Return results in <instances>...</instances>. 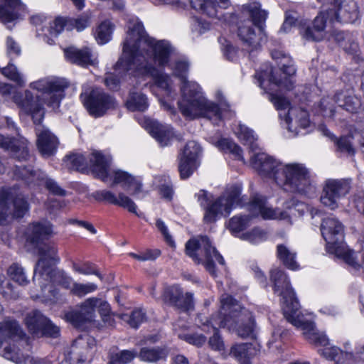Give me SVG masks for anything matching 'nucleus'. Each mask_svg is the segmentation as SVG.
I'll return each instance as SVG.
<instances>
[{
  "label": "nucleus",
  "mask_w": 364,
  "mask_h": 364,
  "mask_svg": "<svg viewBox=\"0 0 364 364\" xmlns=\"http://www.w3.org/2000/svg\"><path fill=\"white\" fill-rule=\"evenodd\" d=\"M159 45L144 31L141 23L129 21L127 37L123 44V56L115 65V70H136L152 77L155 86L159 83Z\"/></svg>",
  "instance_id": "f257e3e1"
},
{
  "label": "nucleus",
  "mask_w": 364,
  "mask_h": 364,
  "mask_svg": "<svg viewBox=\"0 0 364 364\" xmlns=\"http://www.w3.org/2000/svg\"><path fill=\"white\" fill-rule=\"evenodd\" d=\"M189 65L187 59L180 55L167 65L181 81V99L178 102L180 112L187 119L204 117L218 124L222 118L220 108L203 95L196 82L187 80Z\"/></svg>",
  "instance_id": "f03ea898"
},
{
  "label": "nucleus",
  "mask_w": 364,
  "mask_h": 364,
  "mask_svg": "<svg viewBox=\"0 0 364 364\" xmlns=\"http://www.w3.org/2000/svg\"><path fill=\"white\" fill-rule=\"evenodd\" d=\"M30 87L40 92L41 95L34 97L29 90H26L24 97L20 93H16L12 99L21 112L31 115L34 123L40 124L45 114L43 104L53 109L58 108L68 83L64 79L48 77L31 82Z\"/></svg>",
  "instance_id": "7ed1b4c3"
},
{
  "label": "nucleus",
  "mask_w": 364,
  "mask_h": 364,
  "mask_svg": "<svg viewBox=\"0 0 364 364\" xmlns=\"http://www.w3.org/2000/svg\"><path fill=\"white\" fill-rule=\"evenodd\" d=\"M271 280L274 283V291L279 292L282 296V309L286 319L296 327L301 328L309 342L326 346L328 343L326 336L317 332L314 323L301 314L299 304L286 274L279 269H274L271 272Z\"/></svg>",
  "instance_id": "20e7f679"
},
{
  "label": "nucleus",
  "mask_w": 364,
  "mask_h": 364,
  "mask_svg": "<svg viewBox=\"0 0 364 364\" xmlns=\"http://www.w3.org/2000/svg\"><path fill=\"white\" fill-rule=\"evenodd\" d=\"M288 210H272L267 205L266 199L260 196H255L250 201L248 210L249 215H237L231 218L228 224V228L232 234L240 233L250 225L251 218L261 216L264 219L286 220L291 224V218L296 216V213L304 211V204L290 200L286 203Z\"/></svg>",
  "instance_id": "39448f33"
},
{
  "label": "nucleus",
  "mask_w": 364,
  "mask_h": 364,
  "mask_svg": "<svg viewBox=\"0 0 364 364\" xmlns=\"http://www.w3.org/2000/svg\"><path fill=\"white\" fill-rule=\"evenodd\" d=\"M220 304V311L212 316L213 328L218 325L235 331L242 338L252 337L255 323L252 313L229 295H223Z\"/></svg>",
  "instance_id": "423d86ee"
},
{
  "label": "nucleus",
  "mask_w": 364,
  "mask_h": 364,
  "mask_svg": "<svg viewBox=\"0 0 364 364\" xmlns=\"http://www.w3.org/2000/svg\"><path fill=\"white\" fill-rule=\"evenodd\" d=\"M241 190L239 186H232L216 200L212 201V196L207 191L200 190L197 193L200 205L205 208L204 220L213 223L220 216L228 215L235 205L240 203Z\"/></svg>",
  "instance_id": "0eeeda50"
},
{
  "label": "nucleus",
  "mask_w": 364,
  "mask_h": 364,
  "mask_svg": "<svg viewBox=\"0 0 364 364\" xmlns=\"http://www.w3.org/2000/svg\"><path fill=\"white\" fill-rule=\"evenodd\" d=\"M244 11L251 20L245 21L239 26L237 36L247 49L256 50L260 46L262 34L261 24L265 21L267 13L261 9L259 2L249 4L245 6Z\"/></svg>",
  "instance_id": "6e6552de"
},
{
  "label": "nucleus",
  "mask_w": 364,
  "mask_h": 364,
  "mask_svg": "<svg viewBox=\"0 0 364 364\" xmlns=\"http://www.w3.org/2000/svg\"><path fill=\"white\" fill-rule=\"evenodd\" d=\"M276 183L291 193H306L313 188L309 171L299 163L283 166L281 173L276 176Z\"/></svg>",
  "instance_id": "1a4fd4ad"
},
{
  "label": "nucleus",
  "mask_w": 364,
  "mask_h": 364,
  "mask_svg": "<svg viewBox=\"0 0 364 364\" xmlns=\"http://www.w3.org/2000/svg\"><path fill=\"white\" fill-rule=\"evenodd\" d=\"M186 254L197 262L204 264L205 269L213 276H215L214 259L223 264V257L212 246L207 236H200L197 239L190 240L186 245Z\"/></svg>",
  "instance_id": "9d476101"
},
{
  "label": "nucleus",
  "mask_w": 364,
  "mask_h": 364,
  "mask_svg": "<svg viewBox=\"0 0 364 364\" xmlns=\"http://www.w3.org/2000/svg\"><path fill=\"white\" fill-rule=\"evenodd\" d=\"M65 163L69 168L80 171L90 168L97 177L104 182L108 181V166H109L110 159L99 151H93L90 154L89 160L82 154H72L65 157Z\"/></svg>",
  "instance_id": "9b49d317"
},
{
  "label": "nucleus",
  "mask_w": 364,
  "mask_h": 364,
  "mask_svg": "<svg viewBox=\"0 0 364 364\" xmlns=\"http://www.w3.org/2000/svg\"><path fill=\"white\" fill-rule=\"evenodd\" d=\"M278 65L279 66L280 71L284 75V79L277 77L273 71L272 67L269 65H265V68L255 74V77L261 88L266 89L264 86L265 81L278 87H284L288 90L294 87V81L292 80V77L296 75V69L293 60L288 55L284 56L278 62Z\"/></svg>",
  "instance_id": "f8f14e48"
},
{
  "label": "nucleus",
  "mask_w": 364,
  "mask_h": 364,
  "mask_svg": "<svg viewBox=\"0 0 364 364\" xmlns=\"http://www.w3.org/2000/svg\"><path fill=\"white\" fill-rule=\"evenodd\" d=\"M29 209L28 203L21 194L11 188L0 191V225L9 218H21Z\"/></svg>",
  "instance_id": "ddd939ff"
},
{
  "label": "nucleus",
  "mask_w": 364,
  "mask_h": 364,
  "mask_svg": "<svg viewBox=\"0 0 364 364\" xmlns=\"http://www.w3.org/2000/svg\"><path fill=\"white\" fill-rule=\"evenodd\" d=\"M105 299L92 296L77 305V310H72L65 314V318L76 327L85 323H92L96 321V312H99Z\"/></svg>",
  "instance_id": "4468645a"
},
{
  "label": "nucleus",
  "mask_w": 364,
  "mask_h": 364,
  "mask_svg": "<svg viewBox=\"0 0 364 364\" xmlns=\"http://www.w3.org/2000/svg\"><path fill=\"white\" fill-rule=\"evenodd\" d=\"M330 6L329 23H353L360 18L358 5L353 0H331Z\"/></svg>",
  "instance_id": "2eb2a0df"
},
{
  "label": "nucleus",
  "mask_w": 364,
  "mask_h": 364,
  "mask_svg": "<svg viewBox=\"0 0 364 364\" xmlns=\"http://www.w3.org/2000/svg\"><path fill=\"white\" fill-rule=\"evenodd\" d=\"M43 284L38 285L41 289V293L31 294L33 298H43L46 300H51L52 297L55 298L56 291L53 289L52 284H58L66 289L71 291L73 284V278L69 276L65 271L56 268H53L51 272L44 274L43 279Z\"/></svg>",
  "instance_id": "dca6fc26"
},
{
  "label": "nucleus",
  "mask_w": 364,
  "mask_h": 364,
  "mask_svg": "<svg viewBox=\"0 0 364 364\" xmlns=\"http://www.w3.org/2000/svg\"><path fill=\"white\" fill-rule=\"evenodd\" d=\"M40 258L37 262L33 280L36 285H43L45 274L51 272V269L60 260L58 250L54 245H43L38 249Z\"/></svg>",
  "instance_id": "f3484780"
},
{
  "label": "nucleus",
  "mask_w": 364,
  "mask_h": 364,
  "mask_svg": "<svg viewBox=\"0 0 364 364\" xmlns=\"http://www.w3.org/2000/svg\"><path fill=\"white\" fill-rule=\"evenodd\" d=\"M84 105L90 115L99 117L103 116L109 109H114L117 102L102 89L95 88L84 100Z\"/></svg>",
  "instance_id": "a211bd4d"
},
{
  "label": "nucleus",
  "mask_w": 364,
  "mask_h": 364,
  "mask_svg": "<svg viewBox=\"0 0 364 364\" xmlns=\"http://www.w3.org/2000/svg\"><path fill=\"white\" fill-rule=\"evenodd\" d=\"M350 188L347 180H328L323 186L320 200L323 205L335 210L338 206L339 199L349 192Z\"/></svg>",
  "instance_id": "6ab92c4d"
},
{
  "label": "nucleus",
  "mask_w": 364,
  "mask_h": 364,
  "mask_svg": "<svg viewBox=\"0 0 364 364\" xmlns=\"http://www.w3.org/2000/svg\"><path fill=\"white\" fill-rule=\"evenodd\" d=\"M16 175L22 178L28 183L38 185L45 184L46 188L53 194L57 196H65V191L62 189L58 183L40 170L33 171L31 168L16 167Z\"/></svg>",
  "instance_id": "aec40b11"
},
{
  "label": "nucleus",
  "mask_w": 364,
  "mask_h": 364,
  "mask_svg": "<svg viewBox=\"0 0 364 364\" xmlns=\"http://www.w3.org/2000/svg\"><path fill=\"white\" fill-rule=\"evenodd\" d=\"M200 152L201 148L196 141H190L186 144L181 155L178 166L182 178H188L197 168V159Z\"/></svg>",
  "instance_id": "412c9836"
},
{
  "label": "nucleus",
  "mask_w": 364,
  "mask_h": 364,
  "mask_svg": "<svg viewBox=\"0 0 364 364\" xmlns=\"http://www.w3.org/2000/svg\"><path fill=\"white\" fill-rule=\"evenodd\" d=\"M251 164L261 176L273 178L276 182V176L281 173L283 165L273 157L265 153L255 154L250 159Z\"/></svg>",
  "instance_id": "4be33fe9"
},
{
  "label": "nucleus",
  "mask_w": 364,
  "mask_h": 364,
  "mask_svg": "<svg viewBox=\"0 0 364 364\" xmlns=\"http://www.w3.org/2000/svg\"><path fill=\"white\" fill-rule=\"evenodd\" d=\"M321 231L324 240L326 242V249H331L338 245L343 244V225L335 218L328 217L323 220Z\"/></svg>",
  "instance_id": "5701e85b"
},
{
  "label": "nucleus",
  "mask_w": 364,
  "mask_h": 364,
  "mask_svg": "<svg viewBox=\"0 0 364 364\" xmlns=\"http://www.w3.org/2000/svg\"><path fill=\"white\" fill-rule=\"evenodd\" d=\"M109 179L114 184H121L123 188L130 195L136 196L143 193V185L141 180L136 176H132L127 172L122 171H111L108 166Z\"/></svg>",
  "instance_id": "b1692460"
},
{
  "label": "nucleus",
  "mask_w": 364,
  "mask_h": 364,
  "mask_svg": "<svg viewBox=\"0 0 364 364\" xmlns=\"http://www.w3.org/2000/svg\"><path fill=\"white\" fill-rule=\"evenodd\" d=\"M27 144V140L23 137L15 138L0 134V147L19 161L26 160L28 157Z\"/></svg>",
  "instance_id": "393cba45"
},
{
  "label": "nucleus",
  "mask_w": 364,
  "mask_h": 364,
  "mask_svg": "<svg viewBox=\"0 0 364 364\" xmlns=\"http://www.w3.org/2000/svg\"><path fill=\"white\" fill-rule=\"evenodd\" d=\"M93 197L98 201H105L112 205L127 209L129 212L136 213V205L134 202L123 193L115 195L108 190L95 191Z\"/></svg>",
  "instance_id": "a878e982"
},
{
  "label": "nucleus",
  "mask_w": 364,
  "mask_h": 364,
  "mask_svg": "<svg viewBox=\"0 0 364 364\" xmlns=\"http://www.w3.org/2000/svg\"><path fill=\"white\" fill-rule=\"evenodd\" d=\"M26 235L27 242L38 246L53 235V226L48 221L33 223L28 227Z\"/></svg>",
  "instance_id": "bb28decb"
},
{
  "label": "nucleus",
  "mask_w": 364,
  "mask_h": 364,
  "mask_svg": "<svg viewBox=\"0 0 364 364\" xmlns=\"http://www.w3.org/2000/svg\"><path fill=\"white\" fill-rule=\"evenodd\" d=\"M26 335L14 319L6 318L0 322V348L4 343L26 338Z\"/></svg>",
  "instance_id": "cd10ccee"
},
{
  "label": "nucleus",
  "mask_w": 364,
  "mask_h": 364,
  "mask_svg": "<svg viewBox=\"0 0 364 364\" xmlns=\"http://www.w3.org/2000/svg\"><path fill=\"white\" fill-rule=\"evenodd\" d=\"M64 53L67 60L71 63L82 67L97 64V58L92 54L87 47L81 49L70 47L65 49Z\"/></svg>",
  "instance_id": "c85d7f7f"
},
{
  "label": "nucleus",
  "mask_w": 364,
  "mask_h": 364,
  "mask_svg": "<svg viewBox=\"0 0 364 364\" xmlns=\"http://www.w3.org/2000/svg\"><path fill=\"white\" fill-rule=\"evenodd\" d=\"M329 17L327 16V10L321 12L314 19L313 26H307L302 33L303 37L307 41H319L324 38V29Z\"/></svg>",
  "instance_id": "c756f323"
},
{
  "label": "nucleus",
  "mask_w": 364,
  "mask_h": 364,
  "mask_svg": "<svg viewBox=\"0 0 364 364\" xmlns=\"http://www.w3.org/2000/svg\"><path fill=\"white\" fill-rule=\"evenodd\" d=\"M37 136V146L42 155L50 156L56 151L58 139L50 130L45 128L38 130Z\"/></svg>",
  "instance_id": "7c9ffc66"
},
{
  "label": "nucleus",
  "mask_w": 364,
  "mask_h": 364,
  "mask_svg": "<svg viewBox=\"0 0 364 364\" xmlns=\"http://www.w3.org/2000/svg\"><path fill=\"white\" fill-rule=\"evenodd\" d=\"M22 10L24 5L20 0H0V21L4 23L14 21Z\"/></svg>",
  "instance_id": "2f4dec72"
},
{
  "label": "nucleus",
  "mask_w": 364,
  "mask_h": 364,
  "mask_svg": "<svg viewBox=\"0 0 364 364\" xmlns=\"http://www.w3.org/2000/svg\"><path fill=\"white\" fill-rule=\"evenodd\" d=\"M192 7L210 17L217 16L218 7L226 9L230 4L229 0H191Z\"/></svg>",
  "instance_id": "473e14b6"
},
{
  "label": "nucleus",
  "mask_w": 364,
  "mask_h": 364,
  "mask_svg": "<svg viewBox=\"0 0 364 364\" xmlns=\"http://www.w3.org/2000/svg\"><path fill=\"white\" fill-rule=\"evenodd\" d=\"M48 320L39 311L34 310L26 315L25 323L31 333L38 335Z\"/></svg>",
  "instance_id": "72a5a7b5"
},
{
  "label": "nucleus",
  "mask_w": 364,
  "mask_h": 364,
  "mask_svg": "<svg viewBox=\"0 0 364 364\" xmlns=\"http://www.w3.org/2000/svg\"><path fill=\"white\" fill-rule=\"evenodd\" d=\"M318 353L326 359L333 360L336 364H353L352 354L343 352L336 347L326 348Z\"/></svg>",
  "instance_id": "f704fd0d"
},
{
  "label": "nucleus",
  "mask_w": 364,
  "mask_h": 364,
  "mask_svg": "<svg viewBox=\"0 0 364 364\" xmlns=\"http://www.w3.org/2000/svg\"><path fill=\"white\" fill-rule=\"evenodd\" d=\"M255 349L249 343L236 344L231 348L230 355L240 364H250V358L255 354Z\"/></svg>",
  "instance_id": "c9c22d12"
},
{
  "label": "nucleus",
  "mask_w": 364,
  "mask_h": 364,
  "mask_svg": "<svg viewBox=\"0 0 364 364\" xmlns=\"http://www.w3.org/2000/svg\"><path fill=\"white\" fill-rule=\"evenodd\" d=\"M235 132L238 139L244 145H247L251 151H255L259 149L257 143V138L255 136L252 130L240 124Z\"/></svg>",
  "instance_id": "e433bc0d"
},
{
  "label": "nucleus",
  "mask_w": 364,
  "mask_h": 364,
  "mask_svg": "<svg viewBox=\"0 0 364 364\" xmlns=\"http://www.w3.org/2000/svg\"><path fill=\"white\" fill-rule=\"evenodd\" d=\"M3 356L8 360L15 362L16 364H50L28 355L20 356L18 353L10 346L4 348L3 350Z\"/></svg>",
  "instance_id": "4c0bfd02"
},
{
  "label": "nucleus",
  "mask_w": 364,
  "mask_h": 364,
  "mask_svg": "<svg viewBox=\"0 0 364 364\" xmlns=\"http://www.w3.org/2000/svg\"><path fill=\"white\" fill-rule=\"evenodd\" d=\"M185 323H180L177 322L173 324V331L177 333L178 338L183 339L190 344L196 346L197 347L202 346L206 342V337L200 333H181L179 332L180 328H186Z\"/></svg>",
  "instance_id": "58836bf2"
},
{
  "label": "nucleus",
  "mask_w": 364,
  "mask_h": 364,
  "mask_svg": "<svg viewBox=\"0 0 364 364\" xmlns=\"http://www.w3.org/2000/svg\"><path fill=\"white\" fill-rule=\"evenodd\" d=\"M180 55L172 43L167 40H161V67L169 65Z\"/></svg>",
  "instance_id": "ea45409f"
},
{
  "label": "nucleus",
  "mask_w": 364,
  "mask_h": 364,
  "mask_svg": "<svg viewBox=\"0 0 364 364\" xmlns=\"http://www.w3.org/2000/svg\"><path fill=\"white\" fill-rule=\"evenodd\" d=\"M336 103L338 107L349 112H356L360 107V100L353 95L343 96L342 94L336 95Z\"/></svg>",
  "instance_id": "a19ab883"
},
{
  "label": "nucleus",
  "mask_w": 364,
  "mask_h": 364,
  "mask_svg": "<svg viewBox=\"0 0 364 364\" xmlns=\"http://www.w3.org/2000/svg\"><path fill=\"white\" fill-rule=\"evenodd\" d=\"M87 346H79L77 343L72 346L68 360L70 364H85L88 358Z\"/></svg>",
  "instance_id": "79ce46f5"
},
{
  "label": "nucleus",
  "mask_w": 364,
  "mask_h": 364,
  "mask_svg": "<svg viewBox=\"0 0 364 364\" xmlns=\"http://www.w3.org/2000/svg\"><path fill=\"white\" fill-rule=\"evenodd\" d=\"M277 252V257L287 267L293 270L297 269L298 264L295 260V252L291 251L284 245H279Z\"/></svg>",
  "instance_id": "37998d69"
},
{
  "label": "nucleus",
  "mask_w": 364,
  "mask_h": 364,
  "mask_svg": "<svg viewBox=\"0 0 364 364\" xmlns=\"http://www.w3.org/2000/svg\"><path fill=\"white\" fill-rule=\"evenodd\" d=\"M114 28V25L109 21L102 22L96 29V39L100 44H105L110 41Z\"/></svg>",
  "instance_id": "c03bdc74"
},
{
  "label": "nucleus",
  "mask_w": 364,
  "mask_h": 364,
  "mask_svg": "<svg viewBox=\"0 0 364 364\" xmlns=\"http://www.w3.org/2000/svg\"><path fill=\"white\" fill-rule=\"evenodd\" d=\"M328 252L335 253L338 257H342L347 264L354 268L357 269L360 267L355 259V252L351 250H345L343 247V244L336 245Z\"/></svg>",
  "instance_id": "a18cd8bd"
},
{
  "label": "nucleus",
  "mask_w": 364,
  "mask_h": 364,
  "mask_svg": "<svg viewBox=\"0 0 364 364\" xmlns=\"http://www.w3.org/2000/svg\"><path fill=\"white\" fill-rule=\"evenodd\" d=\"M98 314L101 318L102 321L106 326L110 328L115 327L116 321L114 318L116 316L118 317L119 314H117L112 311L111 306L107 300H105L100 309H99Z\"/></svg>",
  "instance_id": "49530a36"
},
{
  "label": "nucleus",
  "mask_w": 364,
  "mask_h": 364,
  "mask_svg": "<svg viewBox=\"0 0 364 364\" xmlns=\"http://www.w3.org/2000/svg\"><path fill=\"white\" fill-rule=\"evenodd\" d=\"M160 85L161 96L163 95L164 97L167 98V100L175 99L177 94L173 87V81L168 75L164 73L161 70Z\"/></svg>",
  "instance_id": "de8ad7c7"
},
{
  "label": "nucleus",
  "mask_w": 364,
  "mask_h": 364,
  "mask_svg": "<svg viewBox=\"0 0 364 364\" xmlns=\"http://www.w3.org/2000/svg\"><path fill=\"white\" fill-rule=\"evenodd\" d=\"M295 113H296V122H297L301 127L305 129L309 125V114L306 110L303 109H291V112H289L287 114H285V122L287 125V129L290 132H292L291 127L290 126L291 122L290 114H294Z\"/></svg>",
  "instance_id": "09e8293b"
},
{
  "label": "nucleus",
  "mask_w": 364,
  "mask_h": 364,
  "mask_svg": "<svg viewBox=\"0 0 364 364\" xmlns=\"http://www.w3.org/2000/svg\"><path fill=\"white\" fill-rule=\"evenodd\" d=\"M118 318L126 321L132 328H136L145 321L146 314L141 309H135L130 315L121 314Z\"/></svg>",
  "instance_id": "8fccbe9b"
},
{
  "label": "nucleus",
  "mask_w": 364,
  "mask_h": 364,
  "mask_svg": "<svg viewBox=\"0 0 364 364\" xmlns=\"http://www.w3.org/2000/svg\"><path fill=\"white\" fill-rule=\"evenodd\" d=\"M127 107L131 111H144L147 107V100L145 95L132 93L127 101Z\"/></svg>",
  "instance_id": "3c124183"
},
{
  "label": "nucleus",
  "mask_w": 364,
  "mask_h": 364,
  "mask_svg": "<svg viewBox=\"0 0 364 364\" xmlns=\"http://www.w3.org/2000/svg\"><path fill=\"white\" fill-rule=\"evenodd\" d=\"M211 321L212 317L210 318V320L205 318V321L202 322V324L204 327L207 326L209 328V326H210V328L213 331V335L210 338L208 344L213 350H222L224 349V343L220 336L219 335V331L218 329V325H215V328H214Z\"/></svg>",
  "instance_id": "603ef678"
},
{
  "label": "nucleus",
  "mask_w": 364,
  "mask_h": 364,
  "mask_svg": "<svg viewBox=\"0 0 364 364\" xmlns=\"http://www.w3.org/2000/svg\"><path fill=\"white\" fill-rule=\"evenodd\" d=\"M134 350H124L120 352L111 353L109 354V364H127L131 362L136 356Z\"/></svg>",
  "instance_id": "864d4df0"
},
{
  "label": "nucleus",
  "mask_w": 364,
  "mask_h": 364,
  "mask_svg": "<svg viewBox=\"0 0 364 364\" xmlns=\"http://www.w3.org/2000/svg\"><path fill=\"white\" fill-rule=\"evenodd\" d=\"M98 289V287L95 283H78L74 282L73 284L70 294L77 297H83L87 294L95 292Z\"/></svg>",
  "instance_id": "5fc2aeb1"
},
{
  "label": "nucleus",
  "mask_w": 364,
  "mask_h": 364,
  "mask_svg": "<svg viewBox=\"0 0 364 364\" xmlns=\"http://www.w3.org/2000/svg\"><path fill=\"white\" fill-rule=\"evenodd\" d=\"M182 291L177 286H171L164 288L163 301L165 304L174 306L178 299L181 297Z\"/></svg>",
  "instance_id": "6e6d98bb"
},
{
  "label": "nucleus",
  "mask_w": 364,
  "mask_h": 364,
  "mask_svg": "<svg viewBox=\"0 0 364 364\" xmlns=\"http://www.w3.org/2000/svg\"><path fill=\"white\" fill-rule=\"evenodd\" d=\"M7 272L11 279L20 285L24 286L28 284V279L25 275L23 269L18 264H14L10 266Z\"/></svg>",
  "instance_id": "4d7b16f0"
},
{
  "label": "nucleus",
  "mask_w": 364,
  "mask_h": 364,
  "mask_svg": "<svg viewBox=\"0 0 364 364\" xmlns=\"http://www.w3.org/2000/svg\"><path fill=\"white\" fill-rule=\"evenodd\" d=\"M1 73L8 79L16 82L18 86L22 87L25 84L21 75L18 73L17 68L12 63L1 69Z\"/></svg>",
  "instance_id": "13d9d810"
},
{
  "label": "nucleus",
  "mask_w": 364,
  "mask_h": 364,
  "mask_svg": "<svg viewBox=\"0 0 364 364\" xmlns=\"http://www.w3.org/2000/svg\"><path fill=\"white\" fill-rule=\"evenodd\" d=\"M240 237L251 243H257L266 239V232L259 228H255L250 231L241 234Z\"/></svg>",
  "instance_id": "bf43d9fd"
},
{
  "label": "nucleus",
  "mask_w": 364,
  "mask_h": 364,
  "mask_svg": "<svg viewBox=\"0 0 364 364\" xmlns=\"http://www.w3.org/2000/svg\"><path fill=\"white\" fill-rule=\"evenodd\" d=\"M174 306L183 312L193 310L194 306L193 294L188 292L183 296L182 294L181 297L178 299Z\"/></svg>",
  "instance_id": "052dcab7"
},
{
  "label": "nucleus",
  "mask_w": 364,
  "mask_h": 364,
  "mask_svg": "<svg viewBox=\"0 0 364 364\" xmlns=\"http://www.w3.org/2000/svg\"><path fill=\"white\" fill-rule=\"evenodd\" d=\"M142 127L157 141H159V129L156 120L145 117L141 121Z\"/></svg>",
  "instance_id": "680f3d73"
},
{
  "label": "nucleus",
  "mask_w": 364,
  "mask_h": 364,
  "mask_svg": "<svg viewBox=\"0 0 364 364\" xmlns=\"http://www.w3.org/2000/svg\"><path fill=\"white\" fill-rule=\"evenodd\" d=\"M220 144L223 149L228 151L234 154L238 160H244L242 155V151L241 148L235 142L229 139H224L220 141Z\"/></svg>",
  "instance_id": "e2e57ef3"
},
{
  "label": "nucleus",
  "mask_w": 364,
  "mask_h": 364,
  "mask_svg": "<svg viewBox=\"0 0 364 364\" xmlns=\"http://www.w3.org/2000/svg\"><path fill=\"white\" fill-rule=\"evenodd\" d=\"M351 137L342 136L336 140L338 149L341 152L347 153L349 155H353L355 150L352 146Z\"/></svg>",
  "instance_id": "0e129e2a"
},
{
  "label": "nucleus",
  "mask_w": 364,
  "mask_h": 364,
  "mask_svg": "<svg viewBox=\"0 0 364 364\" xmlns=\"http://www.w3.org/2000/svg\"><path fill=\"white\" fill-rule=\"evenodd\" d=\"M334 102H336V95L333 99L325 97L321 100L320 108L324 116L331 117L334 115Z\"/></svg>",
  "instance_id": "69168bd1"
},
{
  "label": "nucleus",
  "mask_w": 364,
  "mask_h": 364,
  "mask_svg": "<svg viewBox=\"0 0 364 364\" xmlns=\"http://www.w3.org/2000/svg\"><path fill=\"white\" fill-rule=\"evenodd\" d=\"M90 16L85 14L76 18L70 19L68 23L73 26L77 31H81L90 25Z\"/></svg>",
  "instance_id": "338daca9"
},
{
  "label": "nucleus",
  "mask_w": 364,
  "mask_h": 364,
  "mask_svg": "<svg viewBox=\"0 0 364 364\" xmlns=\"http://www.w3.org/2000/svg\"><path fill=\"white\" fill-rule=\"evenodd\" d=\"M139 357L144 361L155 362L158 360L159 354L157 349L145 347L141 348Z\"/></svg>",
  "instance_id": "774afa93"
}]
</instances>
